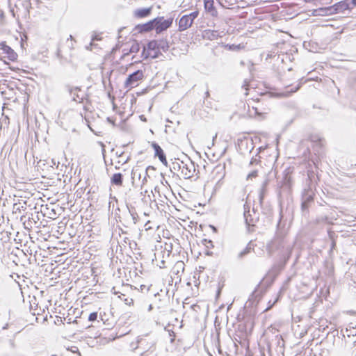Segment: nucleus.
Listing matches in <instances>:
<instances>
[{
  "mask_svg": "<svg viewBox=\"0 0 356 356\" xmlns=\"http://www.w3.org/2000/svg\"><path fill=\"white\" fill-rule=\"evenodd\" d=\"M260 300V292L256 290L253 291L252 294L249 298L248 301H246V304L248 302V305H246V308H250V312L246 310V327L249 322H250L251 325L252 326L253 322L250 317L254 316L257 314V305L259 304Z\"/></svg>",
  "mask_w": 356,
  "mask_h": 356,
  "instance_id": "obj_1",
  "label": "nucleus"
},
{
  "mask_svg": "<svg viewBox=\"0 0 356 356\" xmlns=\"http://www.w3.org/2000/svg\"><path fill=\"white\" fill-rule=\"evenodd\" d=\"M261 149V147H258L256 151L255 156H252L251 161L248 165L249 172L246 176V179H252L258 176V174L261 171L262 167L261 165L260 156L259 153Z\"/></svg>",
  "mask_w": 356,
  "mask_h": 356,
  "instance_id": "obj_2",
  "label": "nucleus"
},
{
  "mask_svg": "<svg viewBox=\"0 0 356 356\" xmlns=\"http://www.w3.org/2000/svg\"><path fill=\"white\" fill-rule=\"evenodd\" d=\"M198 15L199 12L197 10L193 11L188 15H183L179 21L178 30L179 31H184L190 28Z\"/></svg>",
  "mask_w": 356,
  "mask_h": 356,
  "instance_id": "obj_3",
  "label": "nucleus"
},
{
  "mask_svg": "<svg viewBox=\"0 0 356 356\" xmlns=\"http://www.w3.org/2000/svg\"><path fill=\"white\" fill-rule=\"evenodd\" d=\"M156 20L154 25V29L157 34L162 33L163 31L167 30L172 26L173 18L170 17L167 19H165L163 17H157L154 19Z\"/></svg>",
  "mask_w": 356,
  "mask_h": 356,
  "instance_id": "obj_4",
  "label": "nucleus"
},
{
  "mask_svg": "<svg viewBox=\"0 0 356 356\" xmlns=\"http://www.w3.org/2000/svg\"><path fill=\"white\" fill-rule=\"evenodd\" d=\"M143 78V72L142 70H136L129 74L124 82L126 88H133L138 86V82Z\"/></svg>",
  "mask_w": 356,
  "mask_h": 356,
  "instance_id": "obj_5",
  "label": "nucleus"
},
{
  "mask_svg": "<svg viewBox=\"0 0 356 356\" xmlns=\"http://www.w3.org/2000/svg\"><path fill=\"white\" fill-rule=\"evenodd\" d=\"M183 164L184 165H181V175L184 179L191 178L195 172V163L190 158H187L186 161H184Z\"/></svg>",
  "mask_w": 356,
  "mask_h": 356,
  "instance_id": "obj_6",
  "label": "nucleus"
},
{
  "mask_svg": "<svg viewBox=\"0 0 356 356\" xmlns=\"http://www.w3.org/2000/svg\"><path fill=\"white\" fill-rule=\"evenodd\" d=\"M234 345L238 348L239 344L241 348L245 346V325L240 324L238 329L236 330L234 336Z\"/></svg>",
  "mask_w": 356,
  "mask_h": 356,
  "instance_id": "obj_7",
  "label": "nucleus"
},
{
  "mask_svg": "<svg viewBox=\"0 0 356 356\" xmlns=\"http://www.w3.org/2000/svg\"><path fill=\"white\" fill-rule=\"evenodd\" d=\"M245 188L242 184L236 185L234 188L233 191V202L236 204H240L244 201Z\"/></svg>",
  "mask_w": 356,
  "mask_h": 356,
  "instance_id": "obj_8",
  "label": "nucleus"
},
{
  "mask_svg": "<svg viewBox=\"0 0 356 356\" xmlns=\"http://www.w3.org/2000/svg\"><path fill=\"white\" fill-rule=\"evenodd\" d=\"M155 22H156V21L154 20L153 19L145 24H138L134 27V31H136L138 33L149 32L152 30L154 29V24H155Z\"/></svg>",
  "mask_w": 356,
  "mask_h": 356,
  "instance_id": "obj_9",
  "label": "nucleus"
},
{
  "mask_svg": "<svg viewBox=\"0 0 356 356\" xmlns=\"http://www.w3.org/2000/svg\"><path fill=\"white\" fill-rule=\"evenodd\" d=\"M152 147L154 150V156L158 157L159 161L165 166L168 165V161L166 159L165 154L159 144L153 142L152 143Z\"/></svg>",
  "mask_w": 356,
  "mask_h": 356,
  "instance_id": "obj_10",
  "label": "nucleus"
},
{
  "mask_svg": "<svg viewBox=\"0 0 356 356\" xmlns=\"http://www.w3.org/2000/svg\"><path fill=\"white\" fill-rule=\"evenodd\" d=\"M314 193L312 190H305L302 195L301 208L303 211L307 210L308 204L313 201Z\"/></svg>",
  "mask_w": 356,
  "mask_h": 356,
  "instance_id": "obj_11",
  "label": "nucleus"
},
{
  "mask_svg": "<svg viewBox=\"0 0 356 356\" xmlns=\"http://www.w3.org/2000/svg\"><path fill=\"white\" fill-rule=\"evenodd\" d=\"M152 11V7L140 8L134 10L133 17L136 19H143L149 17Z\"/></svg>",
  "mask_w": 356,
  "mask_h": 356,
  "instance_id": "obj_12",
  "label": "nucleus"
},
{
  "mask_svg": "<svg viewBox=\"0 0 356 356\" xmlns=\"http://www.w3.org/2000/svg\"><path fill=\"white\" fill-rule=\"evenodd\" d=\"M350 4L348 0H344L332 6L334 14L343 13L345 10L350 9Z\"/></svg>",
  "mask_w": 356,
  "mask_h": 356,
  "instance_id": "obj_13",
  "label": "nucleus"
},
{
  "mask_svg": "<svg viewBox=\"0 0 356 356\" xmlns=\"http://www.w3.org/2000/svg\"><path fill=\"white\" fill-rule=\"evenodd\" d=\"M66 88H67V91L70 92V94L72 97V99L74 102H76L77 103H81L83 102V95L81 96L79 94V92L81 91V89L79 87L72 88L70 86H67Z\"/></svg>",
  "mask_w": 356,
  "mask_h": 356,
  "instance_id": "obj_14",
  "label": "nucleus"
},
{
  "mask_svg": "<svg viewBox=\"0 0 356 356\" xmlns=\"http://www.w3.org/2000/svg\"><path fill=\"white\" fill-rule=\"evenodd\" d=\"M138 215L134 210L128 209V213L126 216L125 222L127 227H131V225H136L138 221Z\"/></svg>",
  "mask_w": 356,
  "mask_h": 356,
  "instance_id": "obj_15",
  "label": "nucleus"
},
{
  "mask_svg": "<svg viewBox=\"0 0 356 356\" xmlns=\"http://www.w3.org/2000/svg\"><path fill=\"white\" fill-rule=\"evenodd\" d=\"M0 47L3 50V53L7 54L9 60L14 61L17 59V55L14 50L9 46H8L6 42H1L0 43Z\"/></svg>",
  "mask_w": 356,
  "mask_h": 356,
  "instance_id": "obj_16",
  "label": "nucleus"
},
{
  "mask_svg": "<svg viewBox=\"0 0 356 356\" xmlns=\"http://www.w3.org/2000/svg\"><path fill=\"white\" fill-rule=\"evenodd\" d=\"M19 6H22L23 8V14L24 15H27L29 14L30 9L31 8V3L30 0H19L17 3L15 4V7L17 10H19Z\"/></svg>",
  "mask_w": 356,
  "mask_h": 356,
  "instance_id": "obj_17",
  "label": "nucleus"
},
{
  "mask_svg": "<svg viewBox=\"0 0 356 356\" xmlns=\"http://www.w3.org/2000/svg\"><path fill=\"white\" fill-rule=\"evenodd\" d=\"M333 8L332 6L325 7V8H320L314 11V15L315 16H326L333 15Z\"/></svg>",
  "mask_w": 356,
  "mask_h": 356,
  "instance_id": "obj_18",
  "label": "nucleus"
},
{
  "mask_svg": "<svg viewBox=\"0 0 356 356\" xmlns=\"http://www.w3.org/2000/svg\"><path fill=\"white\" fill-rule=\"evenodd\" d=\"M204 8L212 17H216L218 12L213 6V0H204Z\"/></svg>",
  "mask_w": 356,
  "mask_h": 356,
  "instance_id": "obj_19",
  "label": "nucleus"
},
{
  "mask_svg": "<svg viewBox=\"0 0 356 356\" xmlns=\"http://www.w3.org/2000/svg\"><path fill=\"white\" fill-rule=\"evenodd\" d=\"M111 182L113 185L121 186L123 183V175H122V173H115L111 177Z\"/></svg>",
  "mask_w": 356,
  "mask_h": 356,
  "instance_id": "obj_20",
  "label": "nucleus"
},
{
  "mask_svg": "<svg viewBox=\"0 0 356 356\" xmlns=\"http://www.w3.org/2000/svg\"><path fill=\"white\" fill-rule=\"evenodd\" d=\"M203 36L210 40H213L218 38L219 32L215 30H205L203 32Z\"/></svg>",
  "mask_w": 356,
  "mask_h": 356,
  "instance_id": "obj_21",
  "label": "nucleus"
},
{
  "mask_svg": "<svg viewBox=\"0 0 356 356\" xmlns=\"http://www.w3.org/2000/svg\"><path fill=\"white\" fill-rule=\"evenodd\" d=\"M300 85H298V86H296L295 88H292L290 90H286L281 92H277V93H275V96H276L277 97H287L289 95H291L292 93L296 92L300 88Z\"/></svg>",
  "mask_w": 356,
  "mask_h": 356,
  "instance_id": "obj_22",
  "label": "nucleus"
},
{
  "mask_svg": "<svg viewBox=\"0 0 356 356\" xmlns=\"http://www.w3.org/2000/svg\"><path fill=\"white\" fill-rule=\"evenodd\" d=\"M26 204V202H23V203L20 202L14 203L13 206V213H19L22 210L24 211L26 209V206H24Z\"/></svg>",
  "mask_w": 356,
  "mask_h": 356,
  "instance_id": "obj_23",
  "label": "nucleus"
},
{
  "mask_svg": "<svg viewBox=\"0 0 356 356\" xmlns=\"http://www.w3.org/2000/svg\"><path fill=\"white\" fill-rule=\"evenodd\" d=\"M157 42L159 50H162L164 52L168 50L169 44L166 40H158Z\"/></svg>",
  "mask_w": 356,
  "mask_h": 356,
  "instance_id": "obj_24",
  "label": "nucleus"
},
{
  "mask_svg": "<svg viewBox=\"0 0 356 356\" xmlns=\"http://www.w3.org/2000/svg\"><path fill=\"white\" fill-rule=\"evenodd\" d=\"M184 161H175L172 163V165L170 166V169L172 172L173 171H179V170H181V169H182V167L181 165H184Z\"/></svg>",
  "mask_w": 356,
  "mask_h": 356,
  "instance_id": "obj_25",
  "label": "nucleus"
},
{
  "mask_svg": "<svg viewBox=\"0 0 356 356\" xmlns=\"http://www.w3.org/2000/svg\"><path fill=\"white\" fill-rule=\"evenodd\" d=\"M146 48L149 51H156V50H159L157 40H154L149 41L147 43Z\"/></svg>",
  "mask_w": 356,
  "mask_h": 356,
  "instance_id": "obj_26",
  "label": "nucleus"
},
{
  "mask_svg": "<svg viewBox=\"0 0 356 356\" xmlns=\"http://www.w3.org/2000/svg\"><path fill=\"white\" fill-rule=\"evenodd\" d=\"M328 236L329 238L331 240V248H330V252H332L336 247V241L334 239V236H335V233L332 231L329 230L328 231Z\"/></svg>",
  "mask_w": 356,
  "mask_h": 356,
  "instance_id": "obj_27",
  "label": "nucleus"
},
{
  "mask_svg": "<svg viewBox=\"0 0 356 356\" xmlns=\"http://www.w3.org/2000/svg\"><path fill=\"white\" fill-rule=\"evenodd\" d=\"M346 332L348 337H355L356 336V327L349 325L348 327L346 328Z\"/></svg>",
  "mask_w": 356,
  "mask_h": 356,
  "instance_id": "obj_28",
  "label": "nucleus"
},
{
  "mask_svg": "<svg viewBox=\"0 0 356 356\" xmlns=\"http://www.w3.org/2000/svg\"><path fill=\"white\" fill-rule=\"evenodd\" d=\"M244 139H245V136H240L236 140V145L238 151L242 150V146H243V143Z\"/></svg>",
  "mask_w": 356,
  "mask_h": 356,
  "instance_id": "obj_29",
  "label": "nucleus"
},
{
  "mask_svg": "<svg viewBox=\"0 0 356 356\" xmlns=\"http://www.w3.org/2000/svg\"><path fill=\"white\" fill-rule=\"evenodd\" d=\"M140 47L139 43L134 42L130 47V53H137L140 51Z\"/></svg>",
  "mask_w": 356,
  "mask_h": 356,
  "instance_id": "obj_30",
  "label": "nucleus"
},
{
  "mask_svg": "<svg viewBox=\"0 0 356 356\" xmlns=\"http://www.w3.org/2000/svg\"><path fill=\"white\" fill-rule=\"evenodd\" d=\"M244 47H245V46L243 45V44H232L229 45V49H230L232 51H238V50L244 49Z\"/></svg>",
  "mask_w": 356,
  "mask_h": 356,
  "instance_id": "obj_31",
  "label": "nucleus"
},
{
  "mask_svg": "<svg viewBox=\"0 0 356 356\" xmlns=\"http://www.w3.org/2000/svg\"><path fill=\"white\" fill-rule=\"evenodd\" d=\"M35 307H36L35 308H33V305H31V310L33 312V314L34 316L40 315L42 313H43L44 312V309H41L40 307L38 309V305Z\"/></svg>",
  "mask_w": 356,
  "mask_h": 356,
  "instance_id": "obj_32",
  "label": "nucleus"
},
{
  "mask_svg": "<svg viewBox=\"0 0 356 356\" xmlns=\"http://www.w3.org/2000/svg\"><path fill=\"white\" fill-rule=\"evenodd\" d=\"M202 243L204 245H205L207 248H213V241L210 239L204 238L202 241Z\"/></svg>",
  "mask_w": 356,
  "mask_h": 356,
  "instance_id": "obj_33",
  "label": "nucleus"
},
{
  "mask_svg": "<svg viewBox=\"0 0 356 356\" xmlns=\"http://www.w3.org/2000/svg\"><path fill=\"white\" fill-rule=\"evenodd\" d=\"M245 256V248H243L236 255V260L241 261Z\"/></svg>",
  "mask_w": 356,
  "mask_h": 356,
  "instance_id": "obj_34",
  "label": "nucleus"
},
{
  "mask_svg": "<svg viewBox=\"0 0 356 356\" xmlns=\"http://www.w3.org/2000/svg\"><path fill=\"white\" fill-rule=\"evenodd\" d=\"M245 140H246V148H248L249 147V143H250V145L252 146V149L250 151V154H252V150L254 149V146H253V139L252 137H246L245 138Z\"/></svg>",
  "mask_w": 356,
  "mask_h": 356,
  "instance_id": "obj_35",
  "label": "nucleus"
},
{
  "mask_svg": "<svg viewBox=\"0 0 356 356\" xmlns=\"http://www.w3.org/2000/svg\"><path fill=\"white\" fill-rule=\"evenodd\" d=\"M150 56H151V54L149 52V50H147V49L145 47H143L141 56L144 59H147L149 57H150Z\"/></svg>",
  "mask_w": 356,
  "mask_h": 356,
  "instance_id": "obj_36",
  "label": "nucleus"
},
{
  "mask_svg": "<svg viewBox=\"0 0 356 356\" xmlns=\"http://www.w3.org/2000/svg\"><path fill=\"white\" fill-rule=\"evenodd\" d=\"M98 314L97 312H92L88 316V321L90 322H94L97 320Z\"/></svg>",
  "mask_w": 356,
  "mask_h": 356,
  "instance_id": "obj_37",
  "label": "nucleus"
},
{
  "mask_svg": "<svg viewBox=\"0 0 356 356\" xmlns=\"http://www.w3.org/2000/svg\"><path fill=\"white\" fill-rule=\"evenodd\" d=\"M154 54H151L150 57L153 59L158 58L160 55H161V53L160 50L153 51Z\"/></svg>",
  "mask_w": 356,
  "mask_h": 356,
  "instance_id": "obj_38",
  "label": "nucleus"
},
{
  "mask_svg": "<svg viewBox=\"0 0 356 356\" xmlns=\"http://www.w3.org/2000/svg\"><path fill=\"white\" fill-rule=\"evenodd\" d=\"M124 302L127 305H131V304H133L134 302V300L133 299L130 298V299H128V298H126L124 300Z\"/></svg>",
  "mask_w": 356,
  "mask_h": 356,
  "instance_id": "obj_39",
  "label": "nucleus"
},
{
  "mask_svg": "<svg viewBox=\"0 0 356 356\" xmlns=\"http://www.w3.org/2000/svg\"><path fill=\"white\" fill-rule=\"evenodd\" d=\"M276 301H277V300H275L272 305H270V306H268V307H266V308H260V309L263 310L262 312H267L268 309H270L271 308V307L275 304V302Z\"/></svg>",
  "mask_w": 356,
  "mask_h": 356,
  "instance_id": "obj_40",
  "label": "nucleus"
},
{
  "mask_svg": "<svg viewBox=\"0 0 356 356\" xmlns=\"http://www.w3.org/2000/svg\"><path fill=\"white\" fill-rule=\"evenodd\" d=\"M246 221V226H248V232H252L253 231V226H250L249 224H248V219H245Z\"/></svg>",
  "mask_w": 356,
  "mask_h": 356,
  "instance_id": "obj_41",
  "label": "nucleus"
},
{
  "mask_svg": "<svg viewBox=\"0 0 356 356\" xmlns=\"http://www.w3.org/2000/svg\"><path fill=\"white\" fill-rule=\"evenodd\" d=\"M123 154H124V152H118V151H117V152H115V155H116V156H117V157H118V158H121V157H122Z\"/></svg>",
  "mask_w": 356,
  "mask_h": 356,
  "instance_id": "obj_42",
  "label": "nucleus"
},
{
  "mask_svg": "<svg viewBox=\"0 0 356 356\" xmlns=\"http://www.w3.org/2000/svg\"><path fill=\"white\" fill-rule=\"evenodd\" d=\"M209 227L213 230L214 233L218 232V229L214 225H210Z\"/></svg>",
  "mask_w": 356,
  "mask_h": 356,
  "instance_id": "obj_43",
  "label": "nucleus"
},
{
  "mask_svg": "<svg viewBox=\"0 0 356 356\" xmlns=\"http://www.w3.org/2000/svg\"><path fill=\"white\" fill-rule=\"evenodd\" d=\"M129 157H128L127 159H125L124 161H119L118 163L125 164L129 161Z\"/></svg>",
  "mask_w": 356,
  "mask_h": 356,
  "instance_id": "obj_44",
  "label": "nucleus"
},
{
  "mask_svg": "<svg viewBox=\"0 0 356 356\" xmlns=\"http://www.w3.org/2000/svg\"><path fill=\"white\" fill-rule=\"evenodd\" d=\"M251 249V244L250 243L246 245L245 250H246V254L249 252V250Z\"/></svg>",
  "mask_w": 356,
  "mask_h": 356,
  "instance_id": "obj_45",
  "label": "nucleus"
},
{
  "mask_svg": "<svg viewBox=\"0 0 356 356\" xmlns=\"http://www.w3.org/2000/svg\"><path fill=\"white\" fill-rule=\"evenodd\" d=\"M57 56L58 58H63V56L61 54V50L60 49H58V51H57Z\"/></svg>",
  "mask_w": 356,
  "mask_h": 356,
  "instance_id": "obj_46",
  "label": "nucleus"
},
{
  "mask_svg": "<svg viewBox=\"0 0 356 356\" xmlns=\"http://www.w3.org/2000/svg\"><path fill=\"white\" fill-rule=\"evenodd\" d=\"M238 245H239V244H238V242H234V243H233V248H234V249H236V248H238Z\"/></svg>",
  "mask_w": 356,
  "mask_h": 356,
  "instance_id": "obj_47",
  "label": "nucleus"
},
{
  "mask_svg": "<svg viewBox=\"0 0 356 356\" xmlns=\"http://www.w3.org/2000/svg\"><path fill=\"white\" fill-rule=\"evenodd\" d=\"M140 288H141V290H142V291H143L144 289H147V290H148V289H147L146 286H145V285H141V286H140Z\"/></svg>",
  "mask_w": 356,
  "mask_h": 356,
  "instance_id": "obj_48",
  "label": "nucleus"
},
{
  "mask_svg": "<svg viewBox=\"0 0 356 356\" xmlns=\"http://www.w3.org/2000/svg\"><path fill=\"white\" fill-rule=\"evenodd\" d=\"M249 70H250V72L252 74V71L254 70L253 65H251V67H250Z\"/></svg>",
  "mask_w": 356,
  "mask_h": 356,
  "instance_id": "obj_49",
  "label": "nucleus"
},
{
  "mask_svg": "<svg viewBox=\"0 0 356 356\" xmlns=\"http://www.w3.org/2000/svg\"><path fill=\"white\" fill-rule=\"evenodd\" d=\"M351 3H352L353 6H356V0H352Z\"/></svg>",
  "mask_w": 356,
  "mask_h": 356,
  "instance_id": "obj_50",
  "label": "nucleus"
},
{
  "mask_svg": "<svg viewBox=\"0 0 356 356\" xmlns=\"http://www.w3.org/2000/svg\"><path fill=\"white\" fill-rule=\"evenodd\" d=\"M145 175H147V171L145 172ZM145 181H146V176H145L143 180V184H144Z\"/></svg>",
  "mask_w": 356,
  "mask_h": 356,
  "instance_id": "obj_51",
  "label": "nucleus"
},
{
  "mask_svg": "<svg viewBox=\"0 0 356 356\" xmlns=\"http://www.w3.org/2000/svg\"><path fill=\"white\" fill-rule=\"evenodd\" d=\"M152 309V305H149V306L148 307V311L150 312Z\"/></svg>",
  "mask_w": 356,
  "mask_h": 356,
  "instance_id": "obj_52",
  "label": "nucleus"
},
{
  "mask_svg": "<svg viewBox=\"0 0 356 356\" xmlns=\"http://www.w3.org/2000/svg\"><path fill=\"white\" fill-rule=\"evenodd\" d=\"M47 321V315H46V316L43 318V322Z\"/></svg>",
  "mask_w": 356,
  "mask_h": 356,
  "instance_id": "obj_53",
  "label": "nucleus"
},
{
  "mask_svg": "<svg viewBox=\"0 0 356 356\" xmlns=\"http://www.w3.org/2000/svg\"><path fill=\"white\" fill-rule=\"evenodd\" d=\"M248 86H249V85H248V82L246 81V88H245L246 91L248 90Z\"/></svg>",
  "mask_w": 356,
  "mask_h": 356,
  "instance_id": "obj_54",
  "label": "nucleus"
},
{
  "mask_svg": "<svg viewBox=\"0 0 356 356\" xmlns=\"http://www.w3.org/2000/svg\"><path fill=\"white\" fill-rule=\"evenodd\" d=\"M70 49H74V47H73V44H72V42H71V44H70Z\"/></svg>",
  "mask_w": 356,
  "mask_h": 356,
  "instance_id": "obj_55",
  "label": "nucleus"
},
{
  "mask_svg": "<svg viewBox=\"0 0 356 356\" xmlns=\"http://www.w3.org/2000/svg\"><path fill=\"white\" fill-rule=\"evenodd\" d=\"M353 343L354 346H356V340L353 341Z\"/></svg>",
  "mask_w": 356,
  "mask_h": 356,
  "instance_id": "obj_56",
  "label": "nucleus"
},
{
  "mask_svg": "<svg viewBox=\"0 0 356 356\" xmlns=\"http://www.w3.org/2000/svg\"><path fill=\"white\" fill-rule=\"evenodd\" d=\"M92 40H98V38H97V37H96V36H95V37L92 38Z\"/></svg>",
  "mask_w": 356,
  "mask_h": 356,
  "instance_id": "obj_57",
  "label": "nucleus"
},
{
  "mask_svg": "<svg viewBox=\"0 0 356 356\" xmlns=\"http://www.w3.org/2000/svg\"><path fill=\"white\" fill-rule=\"evenodd\" d=\"M11 12L13 13V17H15V14L14 10H11Z\"/></svg>",
  "mask_w": 356,
  "mask_h": 356,
  "instance_id": "obj_58",
  "label": "nucleus"
},
{
  "mask_svg": "<svg viewBox=\"0 0 356 356\" xmlns=\"http://www.w3.org/2000/svg\"><path fill=\"white\" fill-rule=\"evenodd\" d=\"M205 94H206V96H207V97H208V96L209 95V92H208V91H207Z\"/></svg>",
  "mask_w": 356,
  "mask_h": 356,
  "instance_id": "obj_59",
  "label": "nucleus"
},
{
  "mask_svg": "<svg viewBox=\"0 0 356 356\" xmlns=\"http://www.w3.org/2000/svg\"><path fill=\"white\" fill-rule=\"evenodd\" d=\"M266 184V181H264V182L262 184V186L264 187Z\"/></svg>",
  "mask_w": 356,
  "mask_h": 356,
  "instance_id": "obj_60",
  "label": "nucleus"
},
{
  "mask_svg": "<svg viewBox=\"0 0 356 356\" xmlns=\"http://www.w3.org/2000/svg\"><path fill=\"white\" fill-rule=\"evenodd\" d=\"M242 88H245V81L243 82V83L242 84Z\"/></svg>",
  "mask_w": 356,
  "mask_h": 356,
  "instance_id": "obj_61",
  "label": "nucleus"
},
{
  "mask_svg": "<svg viewBox=\"0 0 356 356\" xmlns=\"http://www.w3.org/2000/svg\"><path fill=\"white\" fill-rule=\"evenodd\" d=\"M48 356H57V355H56L53 354V355H48Z\"/></svg>",
  "mask_w": 356,
  "mask_h": 356,
  "instance_id": "obj_62",
  "label": "nucleus"
},
{
  "mask_svg": "<svg viewBox=\"0 0 356 356\" xmlns=\"http://www.w3.org/2000/svg\"><path fill=\"white\" fill-rule=\"evenodd\" d=\"M70 38L71 40L73 39L72 35H70Z\"/></svg>",
  "mask_w": 356,
  "mask_h": 356,
  "instance_id": "obj_63",
  "label": "nucleus"
},
{
  "mask_svg": "<svg viewBox=\"0 0 356 356\" xmlns=\"http://www.w3.org/2000/svg\"><path fill=\"white\" fill-rule=\"evenodd\" d=\"M248 31H249V32H252V31H253V30L248 29Z\"/></svg>",
  "mask_w": 356,
  "mask_h": 356,
  "instance_id": "obj_64",
  "label": "nucleus"
}]
</instances>
